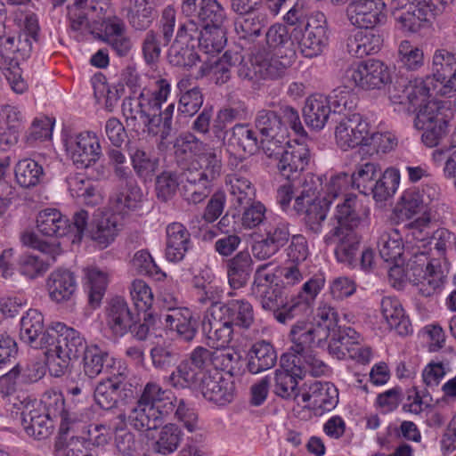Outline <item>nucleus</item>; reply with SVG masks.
<instances>
[{"mask_svg": "<svg viewBox=\"0 0 456 456\" xmlns=\"http://www.w3.org/2000/svg\"><path fill=\"white\" fill-rule=\"evenodd\" d=\"M252 272L253 260L248 251L237 253L227 263L228 281L234 289L245 287Z\"/></svg>", "mask_w": 456, "mask_h": 456, "instance_id": "50", "label": "nucleus"}, {"mask_svg": "<svg viewBox=\"0 0 456 456\" xmlns=\"http://www.w3.org/2000/svg\"><path fill=\"white\" fill-rule=\"evenodd\" d=\"M196 31L187 21L178 26L175 37L167 51L168 62L176 67L190 69L200 61L196 52Z\"/></svg>", "mask_w": 456, "mask_h": 456, "instance_id": "16", "label": "nucleus"}, {"mask_svg": "<svg viewBox=\"0 0 456 456\" xmlns=\"http://www.w3.org/2000/svg\"><path fill=\"white\" fill-rule=\"evenodd\" d=\"M456 69V55L445 49H438L433 55L432 77L434 81L440 84L438 92L446 95L452 92H456L454 88L448 86V81L453 75Z\"/></svg>", "mask_w": 456, "mask_h": 456, "instance_id": "42", "label": "nucleus"}, {"mask_svg": "<svg viewBox=\"0 0 456 456\" xmlns=\"http://www.w3.org/2000/svg\"><path fill=\"white\" fill-rule=\"evenodd\" d=\"M294 57L284 55L281 52H272L265 48L255 53V63L259 66L258 72L262 79L281 77L292 64Z\"/></svg>", "mask_w": 456, "mask_h": 456, "instance_id": "34", "label": "nucleus"}, {"mask_svg": "<svg viewBox=\"0 0 456 456\" xmlns=\"http://www.w3.org/2000/svg\"><path fill=\"white\" fill-rule=\"evenodd\" d=\"M196 31V45L208 54L220 53L225 46L227 38L224 28H200L194 19L188 20Z\"/></svg>", "mask_w": 456, "mask_h": 456, "instance_id": "49", "label": "nucleus"}, {"mask_svg": "<svg viewBox=\"0 0 456 456\" xmlns=\"http://www.w3.org/2000/svg\"><path fill=\"white\" fill-rule=\"evenodd\" d=\"M39 31L36 14L25 15L20 29L17 33L5 32L0 37V71L16 94L28 90V84L21 75L20 60H27L33 51V44L37 41Z\"/></svg>", "mask_w": 456, "mask_h": 456, "instance_id": "3", "label": "nucleus"}, {"mask_svg": "<svg viewBox=\"0 0 456 456\" xmlns=\"http://www.w3.org/2000/svg\"><path fill=\"white\" fill-rule=\"evenodd\" d=\"M255 295L259 298L262 308L272 313L277 322L287 324L297 316V305L293 303L292 297L288 299L280 286Z\"/></svg>", "mask_w": 456, "mask_h": 456, "instance_id": "25", "label": "nucleus"}, {"mask_svg": "<svg viewBox=\"0 0 456 456\" xmlns=\"http://www.w3.org/2000/svg\"><path fill=\"white\" fill-rule=\"evenodd\" d=\"M165 256L167 261L178 263L182 261L191 247V234L181 223L174 222L166 228Z\"/></svg>", "mask_w": 456, "mask_h": 456, "instance_id": "33", "label": "nucleus"}, {"mask_svg": "<svg viewBox=\"0 0 456 456\" xmlns=\"http://www.w3.org/2000/svg\"><path fill=\"white\" fill-rule=\"evenodd\" d=\"M44 375V369L37 363L26 365L17 363L0 377V392L4 396L11 395L23 385L37 382Z\"/></svg>", "mask_w": 456, "mask_h": 456, "instance_id": "29", "label": "nucleus"}, {"mask_svg": "<svg viewBox=\"0 0 456 456\" xmlns=\"http://www.w3.org/2000/svg\"><path fill=\"white\" fill-rule=\"evenodd\" d=\"M222 170V163L214 152L207 156L206 167L191 163L181 174L180 193L190 204L203 202L211 193L212 183Z\"/></svg>", "mask_w": 456, "mask_h": 456, "instance_id": "7", "label": "nucleus"}, {"mask_svg": "<svg viewBox=\"0 0 456 456\" xmlns=\"http://www.w3.org/2000/svg\"><path fill=\"white\" fill-rule=\"evenodd\" d=\"M391 72L383 61L370 59L346 69L344 80L363 90L381 89L391 82Z\"/></svg>", "mask_w": 456, "mask_h": 456, "instance_id": "11", "label": "nucleus"}, {"mask_svg": "<svg viewBox=\"0 0 456 456\" xmlns=\"http://www.w3.org/2000/svg\"><path fill=\"white\" fill-rule=\"evenodd\" d=\"M89 214L84 209L73 215L72 223L58 209L45 208L37 216V227L45 236L62 237L71 233L75 239L80 240L87 227Z\"/></svg>", "mask_w": 456, "mask_h": 456, "instance_id": "8", "label": "nucleus"}, {"mask_svg": "<svg viewBox=\"0 0 456 456\" xmlns=\"http://www.w3.org/2000/svg\"><path fill=\"white\" fill-rule=\"evenodd\" d=\"M381 313L391 330L401 336H406L412 330L409 318L397 298L384 297L381 301Z\"/></svg>", "mask_w": 456, "mask_h": 456, "instance_id": "46", "label": "nucleus"}, {"mask_svg": "<svg viewBox=\"0 0 456 456\" xmlns=\"http://www.w3.org/2000/svg\"><path fill=\"white\" fill-rule=\"evenodd\" d=\"M83 370L85 374L94 379L102 371L114 369L116 360L110 356L109 353L97 345H91L83 353Z\"/></svg>", "mask_w": 456, "mask_h": 456, "instance_id": "48", "label": "nucleus"}, {"mask_svg": "<svg viewBox=\"0 0 456 456\" xmlns=\"http://www.w3.org/2000/svg\"><path fill=\"white\" fill-rule=\"evenodd\" d=\"M86 278L85 289L88 294V302L92 307L96 308L104 296L109 281L108 273L92 266L86 270Z\"/></svg>", "mask_w": 456, "mask_h": 456, "instance_id": "57", "label": "nucleus"}, {"mask_svg": "<svg viewBox=\"0 0 456 456\" xmlns=\"http://www.w3.org/2000/svg\"><path fill=\"white\" fill-rule=\"evenodd\" d=\"M174 110V103H170L163 111L151 110L141 130L153 136L159 135L162 141L167 139L173 132Z\"/></svg>", "mask_w": 456, "mask_h": 456, "instance_id": "52", "label": "nucleus"}, {"mask_svg": "<svg viewBox=\"0 0 456 456\" xmlns=\"http://www.w3.org/2000/svg\"><path fill=\"white\" fill-rule=\"evenodd\" d=\"M331 200L326 198H314L305 209V224L309 232L319 235L322 231V223L327 217Z\"/></svg>", "mask_w": 456, "mask_h": 456, "instance_id": "60", "label": "nucleus"}, {"mask_svg": "<svg viewBox=\"0 0 456 456\" xmlns=\"http://www.w3.org/2000/svg\"><path fill=\"white\" fill-rule=\"evenodd\" d=\"M249 170L247 164L225 176V185L227 191L232 198V200L238 205L250 203L256 197V189L249 177L246 175Z\"/></svg>", "mask_w": 456, "mask_h": 456, "instance_id": "37", "label": "nucleus"}, {"mask_svg": "<svg viewBox=\"0 0 456 456\" xmlns=\"http://www.w3.org/2000/svg\"><path fill=\"white\" fill-rule=\"evenodd\" d=\"M190 79L183 78L177 83L180 91L178 112L191 117L196 114L203 103V94L198 86L189 88Z\"/></svg>", "mask_w": 456, "mask_h": 456, "instance_id": "58", "label": "nucleus"}, {"mask_svg": "<svg viewBox=\"0 0 456 456\" xmlns=\"http://www.w3.org/2000/svg\"><path fill=\"white\" fill-rule=\"evenodd\" d=\"M175 21V10L172 5H167L162 10L159 21L160 34L153 29H150L144 34L141 47L147 64H154L159 61L162 47L170 44L174 37Z\"/></svg>", "mask_w": 456, "mask_h": 456, "instance_id": "13", "label": "nucleus"}, {"mask_svg": "<svg viewBox=\"0 0 456 456\" xmlns=\"http://www.w3.org/2000/svg\"><path fill=\"white\" fill-rule=\"evenodd\" d=\"M383 6L381 0H356L348 10L349 21L360 28L374 29L385 18Z\"/></svg>", "mask_w": 456, "mask_h": 456, "instance_id": "30", "label": "nucleus"}, {"mask_svg": "<svg viewBox=\"0 0 456 456\" xmlns=\"http://www.w3.org/2000/svg\"><path fill=\"white\" fill-rule=\"evenodd\" d=\"M255 322L254 308L246 299H230L223 305H214L204 314L201 330L207 345L213 347H225L232 338L233 328H251Z\"/></svg>", "mask_w": 456, "mask_h": 456, "instance_id": "4", "label": "nucleus"}, {"mask_svg": "<svg viewBox=\"0 0 456 456\" xmlns=\"http://www.w3.org/2000/svg\"><path fill=\"white\" fill-rule=\"evenodd\" d=\"M369 208L363 206L356 195H347L343 200L337 204L333 219L334 225L323 237L326 245H332L336 241V236L354 232L368 217Z\"/></svg>", "mask_w": 456, "mask_h": 456, "instance_id": "9", "label": "nucleus"}, {"mask_svg": "<svg viewBox=\"0 0 456 456\" xmlns=\"http://www.w3.org/2000/svg\"><path fill=\"white\" fill-rule=\"evenodd\" d=\"M431 231L429 229V220L421 218L416 219L415 221L409 224L408 232L406 233V244L407 248L409 245H411L412 252L411 256H413L414 253L418 252H425V256H427V246L431 241L430 240Z\"/></svg>", "mask_w": 456, "mask_h": 456, "instance_id": "59", "label": "nucleus"}, {"mask_svg": "<svg viewBox=\"0 0 456 456\" xmlns=\"http://www.w3.org/2000/svg\"><path fill=\"white\" fill-rule=\"evenodd\" d=\"M328 350L330 354L341 360L346 359L349 349L361 340L360 334L351 327H340L330 335Z\"/></svg>", "mask_w": 456, "mask_h": 456, "instance_id": "54", "label": "nucleus"}, {"mask_svg": "<svg viewBox=\"0 0 456 456\" xmlns=\"http://www.w3.org/2000/svg\"><path fill=\"white\" fill-rule=\"evenodd\" d=\"M383 44V37L377 28L357 30L346 39V50L356 58L377 53Z\"/></svg>", "mask_w": 456, "mask_h": 456, "instance_id": "35", "label": "nucleus"}, {"mask_svg": "<svg viewBox=\"0 0 456 456\" xmlns=\"http://www.w3.org/2000/svg\"><path fill=\"white\" fill-rule=\"evenodd\" d=\"M77 288L76 276L68 269L58 268L53 271L46 279V289L49 297L58 304L69 301Z\"/></svg>", "mask_w": 456, "mask_h": 456, "instance_id": "32", "label": "nucleus"}, {"mask_svg": "<svg viewBox=\"0 0 456 456\" xmlns=\"http://www.w3.org/2000/svg\"><path fill=\"white\" fill-rule=\"evenodd\" d=\"M40 407L44 409V412L47 417L54 421L60 418L59 434H69L75 432L80 425V421L74 413L65 409V400L60 393H45L40 401Z\"/></svg>", "mask_w": 456, "mask_h": 456, "instance_id": "28", "label": "nucleus"}, {"mask_svg": "<svg viewBox=\"0 0 456 456\" xmlns=\"http://www.w3.org/2000/svg\"><path fill=\"white\" fill-rule=\"evenodd\" d=\"M64 142L68 155L77 167L88 168L102 156L100 139L94 132L71 134Z\"/></svg>", "mask_w": 456, "mask_h": 456, "instance_id": "15", "label": "nucleus"}, {"mask_svg": "<svg viewBox=\"0 0 456 456\" xmlns=\"http://www.w3.org/2000/svg\"><path fill=\"white\" fill-rule=\"evenodd\" d=\"M295 356L282 354L280 367L274 372V393L282 398H296L299 395L298 380L303 379L301 367Z\"/></svg>", "mask_w": 456, "mask_h": 456, "instance_id": "22", "label": "nucleus"}, {"mask_svg": "<svg viewBox=\"0 0 456 456\" xmlns=\"http://www.w3.org/2000/svg\"><path fill=\"white\" fill-rule=\"evenodd\" d=\"M238 14L234 30L240 39L254 40L261 35L262 28L267 24L266 15L256 11Z\"/></svg>", "mask_w": 456, "mask_h": 456, "instance_id": "51", "label": "nucleus"}, {"mask_svg": "<svg viewBox=\"0 0 456 456\" xmlns=\"http://www.w3.org/2000/svg\"><path fill=\"white\" fill-rule=\"evenodd\" d=\"M20 415L21 425L28 436L45 440L52 436L54 421L45 415L40 403L28 395L17 396L12 403Z\"/></svg>", "mask_w": 456, "mask_h": 456, "instance_id": "10", "label": "nucleus"}, {"mask_svg": "<svg viewBox=\"0 0 456 456\" xmlns=\"http://www.w3.org/2000/svg\"><path fill=\"white\" fill-rule=\"evenodd\" d=\"M66 183L72 197L82 198L86 205L95 206L102 202L101 193L84 175H69L66 178Z\"/></svg>", "mask_w": 456, "mask_h": 456, "instance_id": "55", "label": "nucleus"}, {"mask_svg": "<svg viewBox=\"0 0 456 456\" xmlns=\"http://www.w3.org/2000/svg\"><path fill=\"white\" fill-rule=\"evenodd\" d=\"M200 374L189 361H183L169 376L164 378V381L176 389L199 387Z\"/></svg>", "mask_w": 456, "mask_h": 456, "instance_id": "56", "label": "nucleus"}, {"mask_svg": "<svg viewBox=\"0 0 456 456\" xmlns=\"http://www.w3.org/2000/svg\"><path fill=\"white\" fill-rule=\"evenodd\" d=\"M331 114L329 101L325 95L315 94L308 97L303 108L306 126L314 130H322Z\"/></svg>", "mask_w": 456, "mask_h": 456, "instance_id": "45", "label": "nucleus"}, {"mask_svg": "<svg viewBox=\"0 0 456 456\" xmlns=\"http://www.w3.org/2000/svg\"><path fill=\"white\" fill-rule=\"evenodd\" d=\"M158 438L152 444V449L155 452L167 455L174 452L179 447L183 432L178 426L173 423L162 425Z\"/></svg>", "mask_w": 456, "mask_h": 456, "instance_id": "61", "label": "nucleus"}, {"mask_svg": "<svg viewBox=\"0 0 456 456\" xmlns=\"http://www.w3.org/2000/svg\"><path fill=\"white\" fill-rule=\"evenodd\" d=\"M199 388L205 399L218 405L230 403L235 396L233 379L217 370L204 372Z\"/></svg>", "mask_w": 456, "mask_h": 456, "instance_id": "23", "label": "nucleus"}, {"mask_svg": "<svg viewBox=\"0 0 456 456\" xmlns=\"http://www.w3.org/2000/svg\"><path fill=\"white\" fill-rule=\"evenodd\" d=\"M54 330V324L45 329L44 316L37 309H28L20 322V338L29 346L44 349L49 345L48 336Z\"/></svg>", "mask_w": 456, "mask_h": 456, "instance_id": "26", "label": "nucleus"}, {"mask_svg": "<svg viewBox=\"0 0 456 456\" xmlns=\"http://www.w3.org/2000/svg\"><path fill=\"white\" fill-rule=\"evenodd\" d=\"M324 283L325 279L322 275H314L302 285L298 293L292 297L293 303L298 306L297 309V316L305 313L314 302Z\"/></svg>", "mask_w": 456, "mask_h": 456, "instance_id": "62", "label": "nucleus"}, {"mask_svg": "<svg viewBox=\"0 0 456 456\" xmlns=\"http://www.w3.org/2000/svg\"><path fill=\"white\" fill-rule=\"evenodd\" d=\"M119 183L118 191L110 198L114 210L126 214L139 208L143 200V192L135 178Z\"/></svg>", "mask_w": 456, "mask_h": 456, "instance_id": "40", "label": "nucleus"}, {"mask_svg": "<svg viewBox=\"0 0 456 456\" xmlns=\"http://www.w3.org/2000/svg\"><path fill=\"white\" fill-rule=\"evenodd\" d=\"M125 379L124 372L118 369L117 372H110L108 378L98 382L94 393L96 404L103 410L113 409L118 403Z\"/></svg>", "mask_w": 456, "mask_h": 456, "instance_id": "41", "label": "nucleus"}, {"mask_svg": "<svg viewBox=\"0 0 456 456\" xmlns=\"http://www.w3.org/2000/svg\"><path fill=\"white\" fill-rule=\"evenodd\" d=\"M276 152L281 154L277 168L280 174L288 181L295 182L301 172L308 166L310 161L309 150L305 146L289 147V149L280 151L281 149L276 148Z\"/></svg>", "mask_w": 456, "mask_h": 456, "instance_id": "31", "label": "nucleus"}, {"mask_svg": "<svg viewBox=\"0 0 456 456\" xmlns=\"http://www.w3.org/2000/svg\"><path fill=\"white\" fill-rule=\"evenodd\" d=\"M254 124L259 133L265 137L263 149L268 157L276 156V148L282 149L288 142V129L278 111L269 109L259 110Z\"/></svg>", "mask_w": 456, "mask_h": 456, "instance_id": "14", "label": "nucleus"}, {"mask_svg": "<svg viewBox=\"0 0 456 456\" xmlns=\"http://www.w3.org/2000/svg\"><path fill=\"white\" fill-rule=\"evenodd\" d=\"M152 108L145 101V95L140 92L138 97H127L123 101L122 112L127 126L134 131H140L151 112Z\"/></svg>", "mask_w": 456, "mask_h": 456, "instance_id": "47", "label": "nucleus"}, {"mask_svg": "<svg viewBox=\"0 0 456 456\" xmlns=\"http://www.w3.org/2000/svg\"><path fill=\"white\" fill-rule=\"evenodd\" d=\"M20 240L23 245L38 249L40 255H24L20 260V273L29 279L44 274L56 260L57 246L42 241L33 232H25Z\"/></svg>", "mask_w": 456, "mask_h": 456, "instance_id": "12", "label": "nucleus"}, {"mask_svg": "<svg viewBox=\"0 0 456 456\" xmlns=\"http://www.w3.org/2000/svg\"><path fill=\"white\" fill-rule=\"evenodd\" d=\"M277 362V353L271 342H255L248 353L247 368L252 374H258L273 368Z\"/></svg>", "mask_w": 456, "mask_h": 456, "instance_id": "43", "label": "nucleus"}, {"mask_svg": "<svg viewBox=\"0 0 456 456\" xmlns=\"http://www.w3.org/2000/svg\"><path fill=\"white\" fill-rule=\"evenodd\" d=\"M453 0H419V9L411 11H392L396 27L405 33H416L423 23L434 17L441 9Z\"/></svg>", "mask_w": 456, "mask_h": 456, "instance_id": "21", "label": "nucleus"}, {"mask_svg": "<svg viewBox=\"0 0 456 456\" xmlns=\"http://www.w3.org/2000/svg\"><path fill=\"white\" fill-rule=\"evenodd\" d=\"M119 220L120 217L115 213L97 209L91 223L87 222L85 232L102 248H106L114 241L119 232Z\"/></svg>", "mask_w": 456, "mask_h": 456, "instance_id": "27", "label": "nucleus"}, {"mask_svg": "<svg viewBox=\"0 0 456 456\" xmlns=\"http://www.w3.org/2000/svg\"><path fill=\"white\" fill-rule=\"evenodd\" d=\"M293 37V28L289 31L286 25L280 23L272 25L265 34L266 44L273 52L295 57L296 40Z\"/></svg>", "mask_w": 456, "mask_h": 456, "instance_id": "53", "label": "nucleus"}, {"mask_svg": "<svg viewBox=\"0 0 456 456\" xmlns=\"http://www.w3.org/2000/svg\"><path fill=\"white\" fill-rule=\"evenodd\" d=\"M175 148L177 155L189 153L192 156L199 157L200 163L198 161L192 162L197 163L198 167H206L207 156L208 153L213 152L218 156L219 160L222 163V149L209 146L191 133L180 134L176 139Z\"/></svg>", "mask_w": 456, "mask_h": 456, "instance_id": "44", "label": "nucleus"}, {"mask_svg": "<svg viewBox=\"0 0 456 456\" xmlns=\"http://www.w3.org/2000/svg\"><path fill=\"white\" fill-rule=\"evenodd\" d=\"M403 88V94L391 93L394 103H410L419 107L414 118V126L423 130L422 142L428 147H435L447 134L450 120L454 117V110L450 102L429 101L427 99L431 91L436 90L434 78L414 80L402 79L396 86Z\"/></svg>", "mask_w": 456, "mask_h": 456, "instance_id": "1", "label": "nucleus"}, {"mask_svg": "<svg viewBox=\"0 0 456 456\" xmlns=\"http://www.w3.org/2000/svg\"><path fill=\"white\" fill-rule=\"evenodd\" d=\"M17 183L23 188L35 187L44 178V169L32 159L20 160L14 169Z\"/></svg>", "mask_w": 456, "mask_h": 456, "instance_id": "64", "label": "nucleus"}, {"mask_svg": "<svg viewBox=\"0 0 456 456\" xmlns=\"http://www.w3.org/2000/svg\"><path fill=\"white\" fill-rule=\"evenodd\" d=\"M106 322L117 337H122L131 330L134 316L124 298L117 297L110 300L106 311Z\"/></svg>", "mask_w": 456, "mask_h": 456, "instance_id": "38", "label": "nucleus"}, {"mask_svg": "<svg viewBox=\"0 0 456 456\" xmlns=\"http://www.w3.org/2000/svg\"><path fill=\"white\" fill-rule=\"evenodd\" d=\"M284 20L293 27V38L305 57L313 58L322 53L328 44L324 13L315 12L308 16L303 6L297 4L289 9Z\"/></svg>", "mask_w": 456, "mask_h": 456, "instance_id": "6", "label": "nucleus"}, {"mask_svg": "<svg viewBox=\"0 0 456 456\" xmlns=\"http://www.w3.org/2000/svg\"><path fill=\"white\" fill-rule=\"evenodd\" d=\"M445 271L438 258L429 259L425 252L414 253L408 259L406 268L395 265L388 270L389 282L394 288L402 289L409 281L418 288L423 297H431L440 291Z\"/></svg>", "mask_w": 456, "mask_h": 456, "instance_id": "5", "label": "nucleus"}, {"mask_svg": "<svg viewBox=\"0 0 456 456\" xmlns=\"http://www.w3.org/2000/svg\"><path fill=\"white\" fill-rule=\"evenodd\" d=\"M336 122L335 139L341 150L347 151L364 144L370 134V124L361 114H345Z\"/></svg>", "mask_w": 456, "mask_h": 456, "instance_id": "19", "label": "nucleus"}, {"mask_svg": "<svg viewBox=\"0 0 456 456\" xmlns=\"http://www.w3.org/2000/svg\"><path fill=\"white\" fill-rule=\"evenodd\" d=\"M48 346L54 352L65 354L73 360H77L88 346L84 336L77 330L62 322L54 324V330L49 335Z\"/></svg>", "mask_w": 456, "mask_h": 456, "instance_id": "24", "label": "nucleus"}, {"mask_svg": "<svg viewBox=\"0 0 456 456\" xmlns=\"http://www.w3.org/2000/svg\"><path fill=\"white\" fill-rule=\"evenodd\" d=\"M166 311L161 313L160 319L165 328L175 331L177 338L184 342H191L194 339L198 324L193 317L192 312L187 307L177 306V302H167L163 306Z\"/></svg>", "mask_w": 456, "mask_h": 456, "instance_id": "20", "label": "nucleus"}, {"mask_svg": "<svg viewBox=\"0 0 456 456\" xmlns=\"http://www.w3.org/2000/svg\"><path fill=\"white\" fill-rule=\"evenodd\" d=\"M302 399L314 409L330 411L338 403V391L330 382L314 381L309 386L308 390L303 393Z\"/></svg>", "mask_w": 456, "mask_h": 456, "instance_id": "39", "label": "nucleus"}, {"mask_svg": "<svg viewBox=\"0 0 456 456\" xmlns=\"http://www.w3.org/2000/svg\"><path fill=\"white\" fill-rule=\"evenodd\" d=\"M173 412L189 432L200 429L197 413L183 399L178 400L171 390L156 382H148L130 407L127 419L134 429L148 433L159 429Z\"/></svg>", "mask_w": 456, "mask_h": 456, "instance_id": "2", "label": "nucleus"}, {"mask_svg": "<svg viewBox=\"0 0 456 456\" xmlns=\"http://www.w3.org/2000/svg\"><path fill=\"white\" fill-rule=\"evenodd\" d=\"M399 183V171L394 167L387 168L376 179L370 194L376 201H386L395 193Z\"/></svg>", "mask_w": 456, "mask_h": 456, "instance_id": "63", "label": "nucleus"}, {"mask_svg": "<svg viewBox=\"0 0 456 456\" xmlns=\"http://www.w3.org/2000/svg\"><path fill=\"white\" fill-rule=\"evenodd\" d=\"M182 13L200 22V28H224L227 20L225 9L217 0H183Z\"/></svg>", "mask_w": 456, "mask_h": 456, "instance_id": "18", "label": "nucleus"}, {"mask_svg": "<svg viewBox=\"0 0 456 456\" xmlns=\"http://www.w3.org/2000/svg\"><path fill=\"white\" fill-rule=\"evenodd\" d=\"M289 339L291 343L287 354H302L323 346L327 341L326 330L315 322L300 320L290 328Z\"/></svg>", "mask_w": 456, "mask_h": 456, "instance_id": "17", "label": "nucleus"}, {"mask_svg": "<svg viewBox=\"0 0 456 456\" xmlns=\"http://www.w3.org/2000/svg\"><path fill=\"white\" fill-rule=\"evenodd\" d=\"M228 135L227 144L252 156L258 152L261 145H265L264 140H260L257 132L249 125L238 123L230 130L224 132Z\"/></svg>", "mask_w": 456, "mask_h": 456, "instance_id": "36", "label": "nucleus"}]
</instances>
